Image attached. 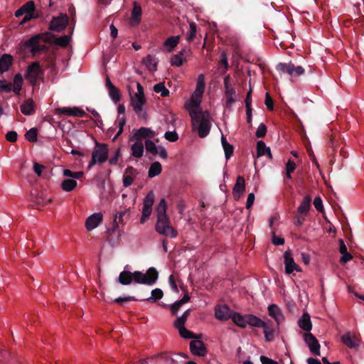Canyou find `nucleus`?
<instances>
[{
	"instance_id": "f257e3e1",
	"label": "nucleus",
	"mask_w": 364,
	"mask_h": 364,
	"mask_svg": "<svg viewBox=\"0 0 364 364\" xmlns=\"http://www.w3.org/2000/svg\"><path fill=\"white\" fill-rule=\"evenodd\" d=\"M42 41L45 43H51L54 41L56 45L62 47H67L70 43V38L64 35L59 38H55L54 35L50 33H41L35 35L28 40L23 41L18 44V48L24 52L26 49L31 48V53L33 55L47 50V46L40 45L39 42Z\"/></svg>"
},
{
	"instance_id": "f03ea898",
	"label": "nucleus",
	"mask_w": 364,
	"mask_h": 364,
	"mask_svg": "<svg viewBox=\"0 0 364 364\" xmlns=\"http://www.w3.org/2000/svg\"><path fill=\"white\" fill-rule=\"evenodd\" d=\"M191 117L193 131L197 132L199 137L207 136L211 129V117L208 112L191 109L189 112Z\"/></svg>"
},
{
	"instance_id": "7ed1b4c3",
	"label": "nucleus",
	"mask_w": 364,
	"mask_h": 364,
	"mask_svg": "<svg viewBox=\"0 0 364 364\" xmlns=\"http://www.w3.org/2000/svg\"><path fill=\"white\" fill-rule=\"evenodd\" d=\"M108 159V148L105 144L96 142L95 149L92 153V159L88 164V168H92L97 163L102 164Z\"/></svg>"
},
{
	"instance_id": "20e7f679",
	"label": "nucleus",
	"mask_w": 364,
	"mask_h": 364,
	"mask_svg": "<svg viewBox=\"0 0 364 364\" xmlns=\"http://www.w3.org/2000/svg\"><path fill=\"white\" fill-rule=\"evenodd\" d=\"M155 230L158 233L166 237L175 238L177 236V231L171 226L168 217L157 218Z\"/></svg>"
},
{
	"instance_id": "39448f33",
	"label": "nucleus",
	"mask_w": 364,
	"mask_h": 364,
	"mask_svg": "<svg viewBox=\"0 0 364 364\" xmlns=\"http://www.w3.org/2000/svg\"><path fill=\"white\" fill-rule=\"evenodd\" d=\"M43 75L39 63L33 62L28 67L26 78L32 86H36L38 80L43 78Z\"/></svg>"
},
{
	"instance_id": "423d86ee",
	"label": "nucleus",
	"mask_w": 364,
	"mask_h": 364,
	"mask_svg": "<svg viewBox=\"0 0 364 364\" xmlns=\"http://www.w3.org/2000/svg\"><path fill=\"white\" fill-rule=\"evenodd\" d=\"M146 103L145 96L136 95H131V105L134 111L139 118L146 119V114L143 111V106Z\"/></svg>"
},
{
	"instance_id": "0eeeda50",
	"label": "nucleus",
	"mask_w": 364,
	"mask_h": 364,
	"mask_svg": "<svg viewBox=\"0 0 364 364\" xmlns=\"http://www.w3.org/2000/svg\"><path fill=\"white\" fill-rule=\"evenodd\" d=\"M303 338L309 350L315 355H320L321 346L317 338L311 333H304Z\"/></svg>"
},
{
	"instance_id": "6e6552de",
	"label": "nucleus",
	"mask_w": 364,
	"mask_h": 364,
	"mask_svg": "<svg viewBox=\"0 0 364 364\" xmlns=\"http://www.w3.org/2000/svg\"><path fill=\"white\" fill-rule=\"evenodd\" d=\"M156 135V133L154 130L148 127H141L137 129L132 136L130 138V140H136L142 141V139H153Z\"/></svg>"
},
{
	"instance_id": "1a4fd4ad",
	"label": "nucleus",
	"mask_w": 364,
	"mask_h": 364,
	"mask_svg": "<svg viewBox=\"0 0 364 364\" xmlns=\"http://www.w3.org/2000/svg\"><path fill=\"white\" fill-rule=\"evenodd\" d=\"M68 23V17L65 14L58 17H53L50 23L49 29L60 32L66 28Z\"/></svg>"
},
{
	"instance_id": "9d476101",
	"label": "nucleus",
	"mask_w": 364,
	"mask_h": 364,
	"mask_svg": "<svg viewBox=\"0 0 364 364\" xmlns=\"http://www.w3.org/2000/svg\"><path fill=\"white\" fill-rule=\"evenodd\" d=\"M284 262L285 265V272L288 274H291L294 270L301 272V268L295 263L291 257V251H286L284 255Z\"/></svg>"
},
{
	"instance_id": "9b49d317",
	"label": "nucleus",
	"mask_w": 364,
	"mask_h": 364,
	"mask_svg": "<svg viewBox=\"0 0 364 364\" xmlns=\"http://www.w3.org/2000/svg\"><path fill=\"white\" fill-rule=\"evenodd\" d=\"M142 10L141 6L136 2H133V8L129 18V24L132 27L137 26L141 21Z\"/></svg>"
},
{
	"instance_id": "f8f14e48",
	"label": "nucleus",
	"mask_w": 364,
	"mask_h": 364,
	"mask_svg": "<svg viewBox=\"0 0 364 364\" xmlns=\"http://www.w3.org/2000/svg\"><path fill=\"white\" fill-rule=\"evenodd\" d=\"M245 191V181L243 176H238L232 189V195L235 200H239Z\"/></svg>"
},
{
	"instance_id": "ddd939ff",
	"label": "nucleus",
	"mask_w": 364,
	"mask_h": 364,
	"mask_svg": "<svg viewBox=\"0 0 364 364\" xmlns=\"http://www.w3.org/2000/svg\"><path fill=\"white\" fill-rule=\"evenodd\" d=\"M190 350L193 355L203 357L207 354L204 343L200 340L192 341L190 343Z\"/></svg>"
},
{
	"instance_id": "4468645a",
	"label": "nucleus",
	"mask_w": 364,
	"mask_h": 364,
	"mask_svg": "<svg viewBox=\"0 0 364 364\" xmlns=\"http://www.w3.org/2000/svg\"><path fill=\"white\" fill-rule=\"evenodd\" d=\"M103 220V215L101 213H95L89 216L85 221V227L88 231L96 228Z\"/></svg>"
},
{
	"instance_id": "2eb2a0df",
	"label": "nucleus",
	"mask_w": 364,
	"mask_h": 364,
	"mask_svg": "<svg viewBox=\"0 0 364 364\" xmlns=\"http://www.w3.org/2000/svg\"><path fill=\"white\" fill-rule=\"evenodd\" d=\"M341 341L346 346L352 349H356L360 346L359 338L355 335H352L350 332H348L341 336Z\"/></svg>"
},
{
	"instance_id": "dca6fc26",
	"label": "nucleus",
	"mask_w": 364,
	"mask_h": 364,
	"mask_svg": "<svg viewBox=\"0 0 364 364\" xmlns=\"http://www.w3.org/2000/svg\"><path fill=\"white\" fill-rule=\"evenodd\" d=\"M232 313L227 305L218 306L215 311V317L221 321L231 318Z\"/></svg>"
},
{
	"instance_id": "f3484780",
	"label": "nucleus",
	"mask_w": 364,
	"mask_h": 364,
	"mask_svg": "<svg viewBox=\"0 0 364 364\" xmlns=\"http://www.w3.org/2000/svg\"><path fill=\"white\" fill-rule=\"evenodd\" d=\"M137 174L138 171L136 168L132 166H128L125 169V172L123 176V186L124 187H129L131 186Z\"/></svg>"
},
{
	"instance_id": "a211bd4d",
	"label": "nucleus",
	"mask_w": 364,
	"mask_h": 364,
	"mask_svg": "<svg viewBox=\"0 0 364 364\" xmlns=\"http://www.w3.org/2000/svg\"><path fill=\"white\" fill-rule=\"evenodd\" d=\"M117 112L119 114V117H117V122H118V127L119 130L117 133V134L114 136L113 140H115L122 132L124 129V127L126 124V118L125 117H120V114H124L125 113V107L124 105H119L117 108Z\"/></svg>"
},
{
	"instance_id": "6ab92c4d",
	"label": "nucleus",
	"mask_w": 364,
	"mask_h": 364,
	"mask_svg": "<svg viewBox=\"0 0 364 364\" xmlns=\"http://www.w3.org/2000/svg\"><path fill=\"white\" fill-rule=\"evenodd\" d=\"M268 313L271 317L274 318L277 324H279L284 320L281 309L276 304H271L268 306Z\"/></svg>"
},
{
	"instance_id": "aec40b11",
	"label": "nucleus",
	"mask_w": 364,
	"mask_h": 364,
	"mask_svg": "<svg viewBox=\"0 0 364 364\" xmlns=\"http://www.w3.org/2000/svg\"><path fill=\"white\" fill-rule=\"evenodd\" d=\"M311 197L306 196L304 197L299 206L297 208V213L306 216L311 208Z\"/></svg>"
},
{
	"instance_id": "412c9836",
	"label": "nucleus",
	"mask_w": 364,
	"mask_h": 364,
	"mask_svg": "<svg viewBox=\"0 0 364 364\" xmlns=\"http://www.w3.org/2000/svg\"><path fill=\"white\" fill-rule=\"evenodd\" d=\"M13 63V57L10 54H4L0 58V74L9 70Z\"/></svg>"
},
{
	"instance_id": "4be33fe9",
	"label": "nucleus",
	"mask_w": 364,
	"mask_h": 364,
	"mask_svg": "<svg viewBox=\"0 0 364 364\" xmlns=\"http://www.w3.org/2000/svg\"><path fill=\"white\" fill-rule=\"evenodd\" d=\"M299 326L306 333H310L312 328V324L310 319V316L307 313H304L301 318L298 321Z\"/></svg>"
},
{
	"instance_id": "5701e85b",
	"label": "nucleus",
	"mask_w": 364,
	"mask_h": 364,
	"mask_svg": "<svg viewBox=\"0 0 364 364\" xmlns=\"http://www.w3.org/2000/svg\"><path fill=\"white\" fill-rule=\"evenodd\" d=\"M235 93L234 87L231 86L225 87V95L226 97L225 107L227 108L231 109L232 104L236 101V99L234 97Z\"/></svg>"
},
{
	"instance_id": "b1692460",
	"label": "nucleus",
	"mask_w": 364,
	"mask_h": 364,
	"mask_svg": "<svg viewBox=\"0 0 364 364\" xmlns=\"http://www.w3.org/2000/svg\"><path fill=\"white\" fill-rule=\"evenodd\" d=\"M158 63L159 61L157 58L151 55H147L143 59V63L146 65L147 69L151 73L156 71Z\"/></svg>"
},
{
	"instance_id": "393cba45",
	"label": "nucleus",
	"mask_w": 364,
	"mask_h": 364,
	"mask_svg": "<svg viewBox=\"0 0 364 364\" xmlns=\"http://www.w3.org/2000/svg\"><path fill=\"white\" fill-rule=\"evenodd\" d=\"M21 111L25 115H31L35 112L34 101L30 98L26 100L21 106Z\"/></svg>"
},
{
	"instance_id": "a878e982",
	"label": "nucleus",
	"mask_w": 364,
	"mask_h": 364,
	"mask_svg": "<svg viewBox=\"0 0 364 364\" xmlns=\"http://www.w3.org/2000/svg\"><path fill=\"white\" fill-rule=\"evenodd\" d=\"M159 277V273L154 267H150L145 274L146 284H154Z\"/></svg>"
},
{
	"instance_id": "bb28decb",
	"label": "nucleus",
	"mask_w": 364,
	"mask_h": 364,
	"mask_svg": "<svg viewBox=\"0 0 364 364\" xmlns=\"http://www.w3.org/2000/svg\"><path fill=\"white\" fill-rule=\"evenodd\" d=\"M117 282L122 285H129L133 282L132 272L124 270L120 272Z\"/></svg>"
},
{
	"instance_id": "cd10ccee",
	"label": "nucleus",
	"mask_w": 364,
	"mask_h": 364,
	"mask_svg": "<svg viewBox=\"0 0 364 364\" xmlns=\"http://www.w3.org/2000/svg\"><path fill=\"white\" fill-rule=\"evenodd\" d=\"M257 157L267 155L269 159L272 158L270 149L267 147L263 141H258L257 143Z\"/></svg>"
},
{
	"instance_id": "c85d7f7f",
	"label": "nucleus",
	"mask_w": 364,
	"mask_h": 364,
	"mask_svg": "<svg viewBox=\"0 0 364 364\" xmlns=\"http://www.w3.org/2000/svg\"><path fill=\"white\" fill-rule=\"evenodd\" d=\"M246 323L250 326L262 328L265 326V322L252 314H246Z\"/></svg>"
},
{
	"instance_id": "c756f323",
	"label": "nucleus",
	"mask_w": 364,
	"mask_h": 364,
	"mask_svg": "<svg viewBox=\"0 0 364 364\" xmlns=\"http://www.w3.org/2000/svg\"><path fill=\"white\" fill-rule=\"evenodd\" d=\"M276 69L281 74L287 73L290 76H292L293 75L294 64L291 63H279L277 65Z\"/></svg>"
},
{
	"instance_id": "7c9ffc66",
	"label": "nucleus",
	"mask_w": 364,
	"mask_h": 364,
	"mask_svg": "<svg viewBox=\"0 0 364 364\" xmlns=\"http://www.w3.org/2000/svg\"><path fill=\"white\" fill-rule=\"evenodd\" d=\"M205 76L203 74H200L198 77L196 88L193 94L197 97H202L205 91Z\"/></svg>"
},
{
	"instance_id": "2f4dec72",
	"label": "nucleus",
	"mask_w": 364,
	"mask_h": 364,
	"mask_svg": "<svg viewBox=\"0 0 364 364\" xmlns=\"http://www.w3.org/2000/svg\"><path fill=\"white\" fill-rule=\"evenodd\" d=\"M132 155L136 158H141L144 154V144L142 141H136L131 146Z\"/></svg>"
},
{
	"instance_id": "473e14b6",
	"label": "nucleus",
	"mask_w": 364,
	"mask_h": 364,
	"mask_svg": "<svg viewBox=\"0 0 364 364\" xmlns=\"http://www.w3.org/2000/svg\"><path fill=\"white\" fill-rule=\"evenodd\" d=\"M221 144L224 149L225 159L228 160L233 154L234 147L232 145L228 142L226 138L223 135L221 136Z\"/></svg>"
},
{
	"instance_id": "72a5a7b5",
	"label": "nucleus",
	"mask_w": 364,
	"mask_h": 364,
	"mask_svg": "<svg viewBox=\"0 0 364 364\" xmlns=\"http://www.w3.org/2000/svg\"><path fill=\"white\" fill-rule=\"evenodd\" d=\"M191 311V310L190 309H187L186 311H184L181 316L178 317L176 319V321L173 323V326L176 328L179 329L183 327H185V323L188 319V317L190 316Z\"/></svg>"
},
{
	"instance_id": "f704fd0d",
	"label": "nucleus",
	"mask_w": 364,
	"mask_h": 364,
	"mask_svg": "<svg viewBox=\"0 0 364 364\" xmlns=\"http://www.w3.org/2000/svg\"><path fill=\"white\" fill-rule=\"evenodd\" d=\"M151 296L144 299L143 301H146L150 303H155L164 296L163 291L159 288H156L151 291Z\"/></svg>"
},
{
	"instance_id": "c9c22d12",
	"label": "nucleus",
	"mask_w": 364,
	"mask_h": 364,
	"mask_svg": "<svg viewBox=\"0 0 364 364\" xmlns=\"http://www.w3.org/2000/svg\"><path fill=\"white\" fill-rule=\"evenodd\" d=\"M179 38L180 37L178 36H171L165 41L164 46L166 48L168 52H171L172 50L178 45Z\"/></svg>"
},
{
	"instance_id": "e433bc0d",
	"label": "nucleus",
	"mask_w": 364,
	"mask_h": 364,
	"mask_svg": "<svg viewBox=\"0 0 364 364\" xmlns=\"http://www.w3.org/2000/svg\"><path fill=\"white\" fill-rule=\"evenodd\" d=\"M162 171L161 165L159 162L155 161L152 163L149 169L148 175L150 178H154L161 173Z\"/></svg>"
},
{
	"instance_id": "4c0bfd02",
	"label": "nucleus",
	"mask_w": 364,
	"mask_h": 364,
	"mask_svg": "<svg viewBox=\"0 0 364 364\" xmlns=\"http://www.w3.org/2000/svg\"><path fill=\"white\" fill-rule=\"evenodd\" d=\"M166 208L167 205L166 200L164 198L161 199L156 209L157 218L168 217L166 214Z\"/></svg>"
},
{
	"instance_id": "58836bf2",
	"label": "nucleus",
	"mask_w": 364,
	"mask_h": 364,
	"mask_svg": "<svg viewBox=\"0 0 364 364\" xmlns=\"http://www.w3.org/2000/svg\"><path fill=\"white\" fill-rule=\"evenodd\" d=\"M77 186V182L73 178L65 179L61 183V188L63 191L70 192Z\"/></svg>"
},
{
	"instance_id": "ea45409f",
	"label": "nucleus",
	"mask_w": 364,
	"mask_h": 364,
	"mask_svg": "<svg viewBox=\"0 0 364 364\" xmlns=\"http://www.w3.org/2000/svg\"><path fill=\"white\" fill-rule=\"evenodd\" d=\"M246 315L242 316L238 313L233 312L231 316L232 321L240 327L245 328L247 325Z\"/></svg>"
},
{
	"instance_id": "a19ab883",
	"label": "nucleus",
	"mask_w": 364,
	"mask_h": 364,
	"mask_svg": "<svg viewBox=\"0 0 364 364\" xmlns=\"http://www.w3.org/2000/svg\"><path fill=\"white\" fill-rule=\"evenodd\" d=\"M34 203L38 206L37 208H40V206H45L52 202L51 198H46L44 194L41 193L37 197L33 199Z\"/></svg>"
},
{
	"instance_id": "79ce46f5",
	"label": "nucleus",
	"mask_w": 364,
	"mask_h": 364,
	"mask_svg": "<svg viewBox=\"0 0 364 364\" xmlns=\"http://www.w3.org/2000/svg\"><path fill=\"white\" fill-rule=\"evenodd\" d=\"M202 97H197L195 94H193L190 101L186 103V108L189 109L190 108H198L200 106Z\"/></svg>"
},
{
	"instance_id": "37998d69",
	"label": "nucleus",
	"mask_w": 364,
	"mask_h": 364,
	"mask_svg": "<svg viewBox=\"0 0 364 364\" xmlns=\"http://www.w3.org/2000/svg\"><path fill=\"white\" fill-rule=\"evenodd\" d=\"M180 333V336L186 339L191 338H199L200 335H196L192 331L188 330L186 327H183L181 328L178 329Z\"/></svg>"
},
{
	"instance_id": "c03bdc74",
	"label": "nucleus",
	"mask_w": 364,
	"mask_h": 364,
	"mask_svg": "<svg viewBox=\"0 0 364 364\" xmlns=\"http://www.w3.org/2000/svg\"><path fill=\"white\" fill-rule=\"evenodd\" d=\"M262 328L264 329L265 340L268 342L272 341L274 338V329L269 327L266 322L265 326Z\"/></svg>"
},
{
	"instance_id": "a18cd8bd",
	"label": "nucleus",
	"mask_w": 364,
	"mask_h": 364,
	"mask_svg": "<svg viewBox=\"0 0 364 364\" xmlns=\"http://www.w3.org/2000/svg\"><path fill=\"white\" fill-rule=\"evenodd\" d=\"M154 92L161 93L162 97H167L169 95V90L165 87L164 82H159L154 86Z\"/></svg>"
},
{
	"instance_id": "49530a36",
	"label": "nucleus",
	"mask_w": 364,
	"mask_h": 364,
	"mask_svg": "<svg viewBox=\"0 0 364 364\" xmlns=\"http://www.w3.org/2000/svg\"><path fill=\"white\" fill-rule=\"evenodd\" d=\"M184 53H186V50H183L179 52L178 54L173 55L171 58V65L177 67L181 66L183 63V58L182 56Z\"/></svg>"
},
{
	"instance_id": "de8ad7c7",
	"label": "nucleus",
	"mask_w": 364,
	"mask_h": 364,
	"mask_svg": "<svg viewBox=\"0 0 364 364\" xmlns=\"http://www.w3.org/2000/svg\"><path fill=\"white\" fill-rule=\"evenodd\" d=\"M109 95L111 99L115 102H118L121 99V94L119 90L115 86L108 89Z\"/></svg>"
},
{
	"instance_id": "09e8293b",
	"label": "nucleus",
	"mask_w": 364,
	"mask_h": 364,
	"mask_svg": "<svg viewBox=\"0 0 364 364\" xmlns=\"http://www.w3.org/2000/svg\"><path fill=\"white\" fill-rule=\"evenodd\" d=\"M145 147L146 151L154 156H156L159 153L158 147H156L154 141L151 140L147 139L145 141Z\"/></svg>"
},
{
	"instance_id": "8fccbe9b",
	"label": "nucleus",
	"mask_w": 364,
	"mask_h": 364,
	"mask_svg": "<svg viewBox=\"0 0 364 364\" xmlns=\"http://www.w3.org/2000/svg\"><path fill=\"white\" fill-rule=\"evenodd\" d=\"M155 195L152 191H149L143 201V206L152 208L154 203Z\"/></svg>"
},
{
	"instance_id": "3c124183",
	"label": "nucleus",
	"mask_w": 364,
	"mask_h": 364,
	"mask_svg": "<svg viewBox=\"0 0 364 364\" xmlns=\"http://www.w3.org/2000/svg\"><path fill=\"white\" fill-rule=\"evenodd\" d=\"M133 281L138 284H146L145 274L139 271L132 272Z\"/></svg>"
},
{
	"instance_id": "603ef678",
	"label": "nucleus",
	"mask_w": 364,
	"mask_h": 364,
	"mask_svg": "<svg viewBox=\"0 0 364 364\" xmlns=\"http://www.w3.org/2000/svg\"><path fill=\"white\" fill-rule=\"evenodd\" d=\"M37 129L31 128L25 134V137L28 141L36 142L37 141Z\"/></svg>"
},
{
	"instance_id": "864d4df0",
	"label": "nucleus",
	"mask_w": 364,
	"mask_h": 364,
	"mask_svg": "<svg viewBox=\"0 0 364 364\" xmlns=\"http://www.w3.org/2000/svg\"><path fill=\"white\" fill-rule=\"evenodd\" d=\"M13 84L6 82L5 80H0V92L9 93L12 91Z\"/></svg>"
},
{
	"instance_id": "5fc2aeb1",
	"label": "nucleus",
	"mask_w": 364,
	"mask_h": 364,
	"mask_svg": "<svg viewBox=\"0 0 364 364\" xmlns=\"http://www.w3.org/2000/svg\"><path fill=\"white\" fill-rule=\"evenodd\" d=\"M196 25L195 23L191 22L190 23V31L187 33L186 39L188 42H191L196 38Z\"/></svg>"
},
{
	"instance_id": "6e6d98bb",
	"label": "nucleus",
	"mask_w": 364,
	"mask_h": 364,
	"mask_svg": "<svg viewBox=\"0 0 364 364\" xmlns=\"http://www.w3.org/2000/svg\"><path fill=\"white\" fill-rule=\"evenodd\" d=\"M83 172L82 171H72L70 169H64L63 175L67 177L74 178H80L83 176Z\"/></svg>"
},
{
	"instance_id": "4d7b16f0",
	"label": "nucleus",
	"mask_w": 364,
	"mask_h": 364,
	"mask_svg": "<svg viewBox=\"0 0 364 364\" xmlns=\"http://www.w3.org/2000/svg\"><path fill=\"white\" fill-rule=\"evenodd\" d=\"M152 213V208L143 206L142 215L140 219L141 223H145L150 217Z\"/></svg>"
},
{
	"instance_id": "13d9d810",
	"label": "nucleus",
	"mask_w": 364,
	"mask_h": 364,
	"mask_svg": "<svg viewBox=\"0 0 364 364\" xmlns=\"http://www.w3.org/2000/svg\"><path fill=\"white\" fill-rule=\"evenodd\" d=\"M21 8L25 14L33 13L35 10V4L33 1H29L23 4Z\"/></svg>"
},
{
	"instance_id": "bf43d9fd",
	"label": "nucleus",
	"mask_w": 364,
	"mask_h": 364,
	"mask_svg": "<svg viewBox=\"0 0 364 364\" xmlns=\"http://www.w3.org/2000/svg\"><path fill=\"white\" fill-rule=\"evenodd\" d=\"M266 134L267 127L263 123H261L257 128L255 135L257 138H263L265 136Z\"/></svg>"
},
{
	"instance_id": "052dcab7",
	"label": "nucleus",
	"mask_w": 364,
	"mask_h": 364,
	"mask_svg": "<svg viewBox=\"0 0 364 364\" xmlns=\"http://www.w3.org/2000/svg\"><path fill=\"white\" fill-rule=\"evenodd\" d=\"M125 215V212H119L115 215L113 221V232H114L118 228V223L122 221L123 216Z\"/></svg>"
},
{
	"instance_id": "680f3d73",
	"label": "nucleus",
	"mask_w": 364,
	"mask_h": 364,
	"mask_svg": "<svg viewBox=\"0 0 364 364\" xmlns=\"http://www.w3.org/2000/svg\"><path fill=\"white\" fill-rule=\"evenodd\" d=\"M137 299L134 296H128L125 297H118L114 300V301L117 304H120L121 306H124L125 302L130 301H136Z\"/></svg>"
},
{
	"instance_id": "e2e57ef3",
	"label": "nucleus",
	"mask_w": 364,
	"mask_h": 364,
	"mask_svg": "<svg viewBox=\"0 0 364 364\" xmlns=\"http://www.w3.org/2000/svg\"><path fill=\"white\" fill-rule=\"evenodd\" d=\"M164 137L166 140L174 142L178 140V135L175 131L166 132L164 134Z\"/></svg>"
},
{
	"instance_id": "0e129e2a",
	"label": "nucleus",
	"mask_w": 364,
	"mask_h": 364,
	"mask_svg": "<svg viewBox=\"0 0 364 364\" xmlns=\"http://www.w3.org/2000/svg\"><path fill=\"white\" fill-rule=\"evenodd\" d=\"M182 305L180 304L178 301H176L174 304L169 306V309L172 315L176 316L179 311L180 308Z\"/></svg>"
},
{
	"instance_id": "69168bd1",
	"label": "nucleus",
	"mask_w": 364,
	"mask_h": 364,
	"mask_svg": "<svg viewBox=\"0 0 364 364\" xmlns=\"http://www.w3.org/2000/svg\"><path fill=\"white\" fill-rule=\"evenodd\" d=\"M314 205L318 212L323 211L322 200L320 197H316L314 200Z\"/></svg>"
},
{
	"instance_id": "338daca9",
	"label": "nucleus",
	"mask_w": 364,
	"mask_h": 364,
	"mask_svg": "<svg viewBox=\"0 0 364 364\" xmlns=\"http://www.w3.org/2000/svg\"><path fill=\"white\" fill-rule=\"evenodd\" d=\"M71 114H72V116L79 117H84L86 116L85 112L78 107L72 108Z\"/></svg>"
},
{
	"instance_id": "774afa93",
	"label": "nucleus",
	"mask_w": 364,
	"mask_h": 364,
	"mask_svg": "<svg viewBox=\"0 0 364 364\" xmlns=\"http://www.w3.org/2000/svg\"><path fill=\"white\" fill-rule=\"evenodd\" d=\"M18 134L15 131L8 132L6 134V139L10 142H15L17 140Z\"/></svg>"
}]
</instances>
